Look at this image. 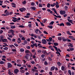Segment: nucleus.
<instances>
[{"mask_svg":"<svg viewBox=\"0 0 75 75\" xmlns=\"http://www.w3.org/2000/svg\"><path fill=\"white\" fill-rule=\"evenodd\" d=\"M12 18H13V20L12 19V21H13V22H14V23H16V21L18 22V21H20V20H21V19L20 18H17L16 17H12Z\"/></svg>","mask_w":75,"mask_h":75,"instance_id":"nucleus-1","label":"nucleus"},{"mask_svg":"<svg viewBox=\"0 0 75 75\" xmlns=\"http://www.w3.org/2000/svg\"><path fill=\"white\" fill-rule=\"evenodd\" d=\"M25 52L26 53H28V54H26V55L27 56H30V57H33V56L32 55V54L29 51V50H26L25 51Z\"/></svg>","mask_w":75,"mask_h":75,"instance_id":"nucleus-2","label":"nucleus"},{"mask_svg":"<svg viewBox=\"0 0 75 75\" xmlns=\"http://www.w3.org/2000/svg\"><path fill=\"white\" fill-rule=\"evenodd\" d=\"M0 38L2 42H7V40L6 39H3V38H3V35L1 36H0Z\"/></svg>","mask_w":75,"mask_h":75,"instance_id":"nucleus-3","label":"nucleus"},{"mask_svg":"<svg viewBox=\"0 0 75 75\" xmlns=\"http://www.w3.org/2000/svg\"><path fill=\"white\" fill-rule=\"evenodd\" d=\"M66 13V11H65L61 10L60 11V14L62 15H64Z\"/></svg>","mask_w":75,"mask_h":75,"instance_id":"nucleus-4","label":"nucleus"},{"mask_svg":"<svg viewBox=\"0 0 75 75\" xmlns=\"http://www.w3.org/2000/svg\"><path fill=\"white\" fill-rule=\"evenodd\" d=\"M19 10L21 12H23V11H25L26 9L25 8H20Z\"/></svg>","mask_w":75,"mask_h":75,"instance_id":"nucleus-5","label":"nucleus"},{"mask_svg":"<svg viewBox=\"0 0 75 75\" xmlns=\"http://www.w3.org/2000/svg\"><path fill=\"white\" fill-rule=\"evenodd\" d=\"M14 72L15 74H17V73H18V72H19V70L18 69H16L14 70Z\"/></svg>","mask_w":75,"mask_h":75,"instance_id":"nucleus-6","label":"nucleus"},{"mask_svg":"<svg viewBox=\"0 0 75 75\" xmlns=\"http://www.w3.org/2000/svg\"><path fill=\"white\" fill-rule=\"evenodd\" d=\"M42 42L44 44H47V41L45 39H42Z\"/></svg>","mask_w":75,"mask_h":75,"instance_id":"nucleus-7","label":"nucleus"},{"mask_svg":"<svg viewBox=\"0 0 75 75\" xmlns=\"http://www.w3.org/2000/svg\"><path fill=\"white\" fill-rule=\"evenodd\" d=\"M13 65H11V64L10 63H8V68H11Z\"/></svg>","mask_w":75,"mask_h":75,"instance_id":"nucleus-8","label":"nucleus"},{"mask_svg":"<svg viewBox=\"0 0 75 75\" xmlns=\"http://www.w3.org/2000/svg\"><path fill=\"white\" fill-rule=\"evenodd\" d=\"M62 40L64 42H65L67 41V40H68V38L66 39L64 37H62Z\"/></svg>","mask_w":75,"mask_h":75,"instance_id":"nucleus-9","label":"nucleus"},{"mask_svg":"<svg viewBox=\"0 0 75 75\" xmlns=\"http://www.w3.org/2000/svg\"><path fill=\"white\" fill-rule=\"evenodd\" d=\"M55 68V67L54 66H53L52 67L50 68L51 71H54Z\"/></svg>","mask_w":75,"mask_h":75,"instance_id":"nucleus-10","label":"nucleus"},{"mask_svg":"<svg viewBox=\"0 0 75 75\" xmlns=\"http://www.w3.org/2000/svg\"><path fill=\"white\" fill-rule=\"evenodd\" d=\"M42 52V53H43V54H45V55H48V53L47 52H46V51H45V50L44 51V50H43Z\"/></svg>","mask_w":75,"mask_h":75,"instance_id":"nucleus-11","label":"nucleus"},{"mask_svg":"<svg viewBox=\"0 0 75 75\" xmlns=\"http://www.w3.org/2000/svg\"><path fill=\"white\" fill-rule=\"evenodd\" d=\"M67 20L70 23H71V24H74L73 23H72V22L73 21L72 20H71L70 19H67Z\"/></svg>","mask_w":75,"mask_h":75,"instance_id":"nucleus-12","label":"nucleus"},{"mask_svg":"<svg viewBox=\"0 0 75 75\" xmlns=\"http://www.w3.org/2000/svg\"><path fill=\"white\" fill-rule=\"evenodd\" d=\"M53 16H54L56 17H57V18H61V16H57V15L53 14Z\"/></svg>","mask_w":75,"mask_h":75,"instance_id":"nucleus-13","label":"nucleus"},{"mask_svg":"<svg viewBox=\"0 0 75 75\" xmlns=\"http://www.w3.org/2000/svg\"><path fill=\"white\" fill-rule=\"evenodd\" d=\"M66 25L68 26H70V25H71V24L69 22H66Z\"/></svg>","mask_w":75,"mask_h":75,"instance_id":"nucleus-14","label":"nucleus"},{"mask_svg":"<svg viewBox=\"0 0 75 75\" xmlns=\"http://www.w3.org/2000/svg\"><path fill=\"white\" fill-rule=\"evenodd\" d=\"M17 42L18 43V44H20V43L21 42V40H20V38H18V40H17Z\"/></svg>","mask_w":75,"mask_h":75,"instance_id":"nucleus-15","label":"nucleus"},{"mask_svg":"<svg viewBox=\"0 0 75 75\" xmlns=\"http://www.w3.org/2000/svg\"><path fill=\"white\" fill-rule=\"evenodd\" d=\"M30 8H31V9L33 10H35V9H36V8L34 6H31L30 7Z\"/></svg>","mask_w":75,"mask_h":75,"instance_id":"nucleus-16","label":"nucleus"},{"mask_svg":"<svg viewBox=\"0 0 75 75\" xmlns=\"http://www.w3.org/2000/svg\"><path fill=\"white\" fill-rule=\"evenodd\" d=\"M57 64L59 67H60L61 65V63L60 62H57Z\"/></svg>","mask_w":75,"mask_h":75,"instance_id":"nucleus-17","label":"nucleus"},{"mask_svg":"<svg viewBox=\"0 0 75 75\" xmlns=\"http://www.w3.org/2000/svg\"><path fill=\"white\" fill-rule=\"evenodd\" d=\"M38 31H39V29H36V30H35V32L36 33V34H38Z\"/></svg>","mask_w":75,"mask_h":75,"instance_id":"nucleus-18","label":"nucleus"},{"mask_svg":"<svg viewBox=\"0 0 75 75\" xmlns=\"http://www.w3.org/2000/svg\"><path fill=\"white\" fill-rule=\"evenodd\" d=\"M47 27L49 28H50V29H52V28H53V26L52 25H48L47 26Z\"/></svg>","mask_w":75,"mask_h":75,"instance_id":"nucleus-19","label":"nucleus"},{"mask_svg":"<svg viewBox=\"0 0 75 75\" xmlns=\"http://www.w3.org/2000/svg\"><path fill=\"white\" fill-rule=\"evenodd\" d=\"M38 6L39 7H42V4L41 3H39Z\"/></svg>","mask_w":75,"mask_h":75,"instance_id":"nucleus-20","label":"nucleus"},{"mask_svg":"<svg viewBox=\"0 0 75 75\" xmlns=\"http://www.w3.org/2000/svg\"><path fill=\"white\" fill-rule=\"evenodd\" d=\"M55 5H56V4L54 3L53 4H51L50 5V6H51V7H54Z\"/></svg>","mask_w":75,"mask_h":75,"instance_id":"nucleus-21","label":"nucleus"},{"mask_svg":"<svg viewBox=\"0 0 75 75\" xmlns=\"http://www.w3.org/2000/svg\"><path fill=\"white\" fill-rule=\"evenodd\" d=\"M58 40L59 41H61L62 40V38H61V37H59L57 38Z\"/></svg>","mask_w":75,"mask_h":75,"instance_id":"nucleus-22","label":"nucleus"},{"mask_svg":"<svg viewBox=\"0 0 75 75\" xmlns=\"http://www.w3.org/2000/svg\"><path fill=\"white\" fill-rule=\"evenodd\" d=\"M5 62H3V61H1L0 62V64H4Z\"/></svg>","mask_w":75,"mask_h":75,"instance_id":"nucleus-23","label":"nucleus"},{"mask_svg":"<svg viewBox=\"0 0 75 75\" xmlns=\"http://www.w3.org/2000/svg\"><path fill=\"white\" fill-rule=\"evenodd\" d=\"M65 69V67L64 66H62L61 67V69L62 71H64V69Z\"/></svg>","mask_w":75,"mask_h":75,"instance_id":"nucleus-24","label":"nucleus"},{"mask_svg":"<svg viewBox=\"0 0 75 75\" xmlns=\"http://www.w3.org/2000/svg\"><path fill=\"white\" fill-rule=\"evenodd\" d=\"M20 51H21V52H24V49L21 48L20 49Z\"/></svg>","mask_w":75,"mask_h":75,"instance_id":"nucleus-25","label":"nucleus"},{"mask_svg":"<svg viewBox=\"0 0 75 75\" xmlns=\"http://www.w3.org/2000/svg\"><path fill=\"white\" fill-rule=\"evenodd\" d=\"M31 6H34L35 5V3L33 2H32L31 3Z\"/></svg>","mask_w":75,"mask_h":75,"instance_id":"nucleus-26","label":"nucleus"},{"mask_svg":"<svg viewBox=\"0 0 75 75\" xmlns=\"http://www.w3.org/2000/svg\"><path fill=\"white\" fill-rule=\"evenodd\" d=\"M53 47L55 48V49L57 51H58V49L57 48V47L55 46H53Z\"/></svg>","mask_w":75,"mask_h":75,"instance_id":"nucleus-27","label":"nucleus"},{"mask_svg":"<svg viewBox=\"0 0 75 75\" xmlns=\"http://www.w3.org/2000/svg\"><path fill=\"white\" fill-rule=\"evenodd\" d=\"M54 45L55 46H58V43L55 42L54 43Z\"/></svg>","mask_w":75,"mask_h":75,"instance_id":"nucleus-28","label":"nucleus"},{"mask_svg":"<svg viewBox=\"0 0 75 75\" xmlns=\"http://www.w3.org/2000/svg\"><path fill=\"white\" fill-rule=\"evenodd\" d=\"M10 14V13L7 12L5 14V15H6V16H8Z\"/></svg>","mask_w":75,"mask_h":75,"instance_id":"nucleus-29","label":"nucleus"},{"mask_svg":"<svg viewBox=\"0 0 75 75\" xmlns=\"http://www.w3.org/2000/svg\"><path fill=\"white\" fill-rule=\"evenodd\" d=\"M54 23V22L52 21V22H51L50 23H49V25H53Z\"/></svg>","mask_w":75,"mask_h":75,"instance_id":"nucleus-30","label":"nucleus"},{"mask_svg":"<svg viewBox=\"0 0 75 75\" xmlns=\"http://www.w3.org/2000/svg\"><path fill=\"white\" fill-rule=\"evenodd\" d=\"M68 72L69 74V75H71V70H69L68 71Z\"/></svg>","mask_w":75,"mask_h":75,"instance_id":"nucleus-31","label":"nucleus"},{"mask_svg":"<svg viewBox=\"0 0 75 75\" xmlns=\"http://www.w3.org/2000/svg\"><path fill=\"white\" fill-rule=\"evenodd\" d=\"M60 26H64V24L63 23H62L60 24Z\"/></svg>","mask_w":75,"mask_h":75,"instance_id":"nucleus-32","label":"nucleus"},{"mask_svg":"<svg viewBox=\"0 0 75 75\" xmlns=\"http://www.w3.org/2000/svg\"><path fill=\"white\" fill-rule=\"evenodd\" d=\"M3 50H8V47H5L3 48Z\"/></svg>","mask_w":75,"mask_h":75,"instance_id":"nucleus-33","label":"nucleus"},{"mask_svg":"<svg viewBox=\"0 0 75 75\" xmlns=\"http://www.w3.org/2000/svg\"><path fill=\"white\" fill-rule=\"evenodd\" d=\"M26 3H27V2H26V1H23V2L22 3L24 5L26 4Z\"/></svg>","mask_w":75,"mask_h":75,"instance_id":"nucleus-34","label":"nucleus"},{"mask_svg":"<svg viewBox=\"0 0 75 75\" xmlns=\"http://www.w3.org/2000/svg\"><path fill=\"white\" fill-rule=\"evenodd\" d=\"M44 64L45 65H48V63L47 62V61H45V62L44 63Z\"/></svg>","mask_w":75,"mask_h":75,"instance_id":"nucleus-35","label":"nucleus"},{"mask_svg":"<svg viewBox=\"0 0 75 75\" xmlns=\"http://www.w3.org/2000/svg\"><path fill=\"white\" fill-rule=\"evenodd\" d=\"M11 28H13V29L15 28H16V26H11Z\"/></svg>","mask_w":75,"mask_h":75,"instance_id":"nucleus-36","label":"nucleus"},{"mask_svg":"<svg viewBox=\"0 0 75 75\" xmlns=\"http://www.w3.org/2000/svg\"><path fill=\"white\" fill-rule=\"evenodd\" d=\"M59 5L56 4V8H59Z\"/></svg>","mask_w":75,"mask_h":75,"instance_id":"nucleus-37","label":"nucleus"},{"mask_svg":"<svg viewBox=\"0 0 75 75\" xmlns=\"http://www.w3.org/2000/svg\"><path fill=\"white\" fill-rule=\"evenodd\" d=\"M8 37L10 38H13V36L11 35H8Z\"/></svg>","mask_w":75,"mask_h":75,"instance_id":"nucleus-38","label":"nucleus"},{"mask_svg":"<svg viewBox=\"0 0 75 75\" xmlns=\"http://www.w3.org/2000/svg\"><path fill=\"white\" fill-rule=\"evenodd\" d=\"M28 26H29V27H30V28H31V24L30 23L28 24Z\"/></svg>","mask_w":75,"mask_h":75,"instance_id":"nucleus-39","label":"nucleus"},{"mask_svg":"<svg viewBox=\"0 0 75 75\" xmlns=\"http://www.w3.org/2000/svg\"><path fill=\"white\" fill-rule=\"evenodd\" d=\"M47 7L48 8H50V4H48Z\"/></svg>","mask_w":75,"mask_h":75,"instance_id":"nucleus-40","label":"nucleus"},{"mask_svg":"<svg viewBox=\"0 0 75 75\" xmlns=\"http://www.w3.org/2000/svg\"><path fill=\"white\" fill-rule=\"evenodd\" d=\"M56 53L57 54H59L60 56H61V54H60V53L58 52V51H57V52H56Z\"/></svg>","mask_w":75,"mask_h":75,"instance_id":"nucleus-41","label":"nucleus"},{"mask_svg":"<svg viewBox=\"0 0 75 75\" xmlns=\"http://www.w3.org/2000/svg\"><path fill=\"white\" fill-rule=\"evenodd\" d=\"M69 45H70L71 47V48H72V47H73V45H72V44L71 43H69Z\"/></svg>","mask_w":75,"mask_h":75,"instance_id":"nucleus-42","label":"nucleus"},{"mask_svg":"<svg viewBox=\"0 0 75 75\" xmlns=\"http://www.w3.org/2000/svg\"><path fill=\"white\" fill-rule=\"evenodd\" d=\"M19 27L21 28H24V26L23 25H20Z\"/></svg>","mask_w":75,"mask_h":75,"instance_id":"nucleus-43","label":"nucleus"},{"mask_svg":"<svg viewBox=\"0 0 75 75\" xmlns=\"http://www.w3.org/2000/svg\"><path fill=\"white\" fill-rule=\"evenodd\" d=\"M49 39L50 40V42H51L52 41V38L50 37V38H49Z\"/></svg>","mask_w":75,"mask_h":75,"instance_id":"nucleus-44","label":"nucleus"},{"mask_svg":"<svg viewBox=\"0 0 75 75\" xmlns=\"http://www.w3.org/2000/svg\"><path fill=\"white\" fill-rule=\"evenodd\" d=\"M68 6H65V9L66 10V11L67 10H68Z\"/></svg>","mask_w":75,"mask_h":75,"instance_id":"nucleus-45","label":"nucleus"},{"mask_svg":"<svg viewBox=\"0 0 75 75\" xmlns=\"http://www.w3.org/2000/svg\"><path fill=\"white\" fill-rule=\"evenodd\" d=\"M40 47H42V48H43L44 49H47V47H42V46H40Z\"/></svg>","mask_w":75,"mask_h":75,"instance_id":"nucleus-46","label":"nucleus"},{"mask_svg":"<svg viewBox=\"0 0 75 75\" xmlns=\"http://www.w3.org/2000/svg\"><path fill=\"white\" fill-rule=\"evenodd\" d=\"M43 33L44 34H48V33L46 31H44L43 32Z\"/></svg>","mask_w":75,"mask_h":75,"instance_id":"nucleus-47","label":"nucleus"},{"mask_svg":"<svg viewBox=\"0 0 75 75\" xmlns=\"http://www.w3.org/2000/svg\"><path fill=\"white\" fill-rule=\"evenodd\" d=\"M8 74H9V75H11L13 74L11 73V71L8 72Z\"/></svg>","mask_w":75,"mask_h":75,"instance_id":"nucleus-48","label":"nucleus"},{"mask_svg":"<svg viewBox=\"0 0 75 75\" xmlns=\"http://www.w3.org/2000/svg\"><path fill=\"white\" fill-rule=\"evenodd\" d=\"M40 24H41V25H42V26H44V24H43V23H42V22H40Z\"/></svg>","mask_w":75,"mask_h":75,"instance_id":"nucleus-49","label":"nucleus"},{"mask_svg":"<svg viewBox=\"0 0 75 75\" xmlns=\"http://www.w3.org/2000/svg\"><path fill=\"white\" fill-rule=\"evenodd\" d=\"M35 52V49H33L32 50V52Z\"/></svg>","mask_w":75,"mask_h":75,"instance_id":"nucleus-50","label":"nucleus"},{"mask_svg":"<svg viewBox=\"0 0 75 75\" xmlns=\"http://www.w3.org/2000/svg\"><path fill=\"white\" fill-rule=\"evenodd\" d=\"M3 33V31L2 30H0V34H2Z\"/></svg>","mask_w":75,"mask_h":75,"instance_id":"nucleus-51","label":"nucleus"},{"mask_svg":"<svg viewBox=\"0 0 75 75\" xmlns=\"http://www.w3.org/2000/svg\"><path fill=\"white\" fill-rule=\"evenodd\" d=\"M50 49V50L51 49V48H52V46H50L49 47H48Z\"/></svg>","mask_w":75,"mask_h":75,"instance_id":"nucleus-52","label":"nucleus"},{"mask_svg":"<svg viewBox=\"0 0 75 75\" xmlns=\"http://www.w3.org/2000/svg\"><path fill=\"white\" fill-rule=\"evenodd\" d=\"M70 50H71V51H73L74 50V48H70L69 49Z\"/></svg>","mask_w":75,"mask_h":75,"instance_id":"nucleus-53","label":"nucleus"},{"mask_svg":"<svg viewBox=\"0 0 75 75\" xmlns=\"http://www.w3.org/2000/svg\"><path fill=\"white\" fill-rule=\"evenodd\" d=\"M69 38H74V37L73 36H69Z\"/></svg>","mask_w":75,"mask_h":75,"instance_id":"nucleus-54","label":"nucleus"},{"mask_svg":"<svg viewBox=\"0 0 75 75\" xmlns=\"http://www.w3.org/2000/svg\"><path fill=\"white\" fill-rule=\"evenodd\" d=\"M14 45L16 46V47H18V45L16 43H14Z\"/></svg>","mask_w":75,"mask_h":75,"instance_id":"nucleus-55","label":"nucleus"},{"mask_svg":"<svg viewBox=\"0 0 75 75\" xmlns=\"http://www.w3.org/2000/svg\"><path fill=\"white\" fill-rule=\"evenodd\" d=\"M7 6L6 5H4V6H2V7L3 8H5V7H6Z\"/></svg>","mask_w":75,"mask_h":75,"instance_id":"nucleus-56","label":"nucleus"},{"mask_svg":"<svg viewBox=\"0 0 75 75\" xmlns=\"http://www.w3.org/2000/svg\"><path fill=\"white\" fill-rule=\"evenodd\" d=\"M7 39H8V40H9L10 41H11L12 40L9 37L7 38Z\"/></svg>","mask_w":75,"mask_h":75,"instance_id":"nucleus-57","label":"nucleus"},{"mask_svg":"<svg viewBox=\"0 0 75 75\" xmlns=\"http://www.w3.org/2000/svg\"><path fill=\"white\" fill-rule=\"evenodd\" d=\"M11 30H10L8 31V33H11Z\"/></svg>","mask_w":75,"mask_h":75,"instance_id":"nucleus-58","label":"nucleus"},{"mask_svg":"<svg viewBox=\"0 0 75 75\" xmlns=\"http://www.w3.org/2000/svg\"><path fill=\"white\" fill-rule=\"evenodd\" d=\"M48 57V59L50 61H52V59L51 58V57Z\"/></svg>","mask_w":75,"mask_h":75,"instance_id":"nucleus-59","label":"nucleus"},{"mask_svg":"<svg viewBox=\"0 0 75 75\" xmlns=\"http://www.w3.org/2000/svg\"><path fill=\"white\" fill-rule=\"evenodd\" d=\"M26 48H27V49H30V46H28Z\"/></svg>","mask_w":75,"mask_h":75,"instance_id":"nucleus-60","label":"nucleus"},{"mask_svg":"<svg viewBox=\"0 0 75 75\" xmlns=\"http://www.w3.org/2000/svg\"><path fill=\"white\" fill-rule=\"evenodd\" d=\"M70 33V32L69 30H68L67 31V34H69Z\"/></svg>","mask_w":75,"mask_h":75,"instance_id":"nucleus-61","label":"nucleus"},{"mask_svg":"<svg viewBox=\"0 0 75 75\" xmlns=\"http://www.w3.org/2000/svg\"><path fill=\"white\" fill-rule=\"evenodd\" d=\"M21 33H25V32L24 30H21Z\"/></svg>","mask_w":75,"mask_h":75,"instance_id":"nucleus-62","label":"nucleus"},{"mask_svg":"<svg viewBox=\"0 0 75 75\" xmlns=\"http://www.w3.org/2000/svg\"><path fill=\"white\" fill-rule=\"evenodd\" d=\"M19 37L20 38H22V37H23V35L21 34H20L19 35Z\"/></svg>","mask_w":75,"mask_h":75,"instance_id":"nucleus-63","label":"nucleus"},{"mask_svg":"<svg viewBox=\"0 0 75 75\" xmlns=\"http://www.w3.org/2000/svg\"><path fill=\"white\" fill-rule=\"evenodd\" d=\"M67 14H65L64 15V17H67Z\"/></svg>","mask_w":75,"mask_h":75,"instance_id":"nucleus-64","label":"nucleus"}]
</instances>
